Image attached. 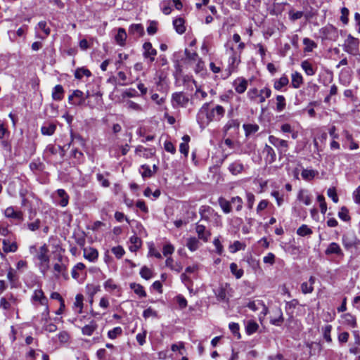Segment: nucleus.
Masks as SVG:
<instances>
[{"mask_svg": "<svg viewBox=\"0 0 360 360\" xmlns=\"http://www.w3.org/2000/svg\"><path fill=\"white\" fill-rule=\"evenodd\" d=\"M209 103L203 104L197 115V120L200 128L204 129L212 121L220 120L225 114V109L221 105H217L215 108L208 111Z\"/></svg>", "mask_w": 360, "mask_h": 360, "instance_id": "f257e3e1", "label": "nucleus"}, {"mask_svg": "<svg viewBox=\"0 0 360 360\" xmlns=\"http://www.w3.org/2000/svg\"><path fill=\"white\" fill-rule=\"evenodd\" d=\"M49 248L46 244L41 246L37 252L36 257L39 261V268L43 274L49 269Z\"/></svg>", "mask_w": 360, "mask_h": 360, "instance_id": "f03ea898", "label": "nucleus"}, {"mask_svg": "<svg viewBox=\"0 0 360 360\" xmlns=\"http://www.w3.org/2000/svg\"><path fill=\"white\" fill-rule=\"evenodd\" d=\"M226 46L227 47V51L230 54V57L229 59V74L233 72L238 65L240 63V55H237L235 49L232 46H229V43L228 42L226 44Z\"/></svg>", "mask_w": 360, "mask_h": 360, "instance_id": "7ed1b4c3", "label": "nucleus"}, {"mask_svg": "<svg viewBox=\"0 0 360 360\" xmlns=\"http://www.w3.org/2000/svg\"><path fill=\"white\" fill-rule=\"evenodd\" d=\"M231 290V288L229 284L224 283L220 285V286L214 291L217 300L220 302H228V295H230Z\"/></svg>", "mask_w": 360, "mask_h": 360, "instance_id": "20e7f679", "label": "nucleus"}, {"mask_svg": "<svg viewBox=\"0 0 360 360\" xmlns=\"http://www.w3.org/2000/svg\"><path fill=\"white\" fill-rule=\"evenodd\" d=\"M188 101V97L183 92H176L172 94V103L174 108L185 107Z\"/></svg>", "mask_w": 360, "mask_h": 360, "instance_id": "39448f33", "label": "nucleus"}, {"mask_svg": "<svg viewBox=\"0 0 360 360\" xmlns=\"http://www.w3.org/2000/svg\"><path fill=\"white\" fill-rule=\"evenodd\" d=\"M269 141L271 144L278 148L281 154L285 153L288 148V141L283 139H278L274 136H269Z\"/></svg>", "mask_w": 360, "mask_h": 360, "instance_id": "423d86ee", "label": "nucleus"}, {"mask_svg": "<svg viewBox=\"0 0 360 360\" xmlns=\"http://www.w3.org/2000/svg\"><path fill=\"white\" fill-rule=\"evenodd\" d=\"M69 103L75 105H82L85 102L84 94L80 90H75L68 97Z\"/></svg>", "mask_w": 360, "mask_h": 360, "instance_id": "0eeeda50", "label": "nucleus"}, {"mask_svg": "<svg viewBox=\"0 0 360 360\" xmlns=\"http://www.w3.org/2000/svg\"><path fill=\"white\" fill-rule=\"evenodd\" d=\"M143 57L148 60V63H151L155 60L157 55L156 49H153L150 42H145L143 45Z\"/></svg>", "mask_w": 360, "mask_h": 360, "instance_id": "6e6552de", "label": "nucleus"}, {"mask_svg": "<svg viewBox=\"0 0 360 360\" xmlns=\"http://www.w3.org/2000/svg\"><path fill=\"white\" fill-rule=\"evenodd\" d=\"M56 202L60 206L64 207L68 205L69 195L64 189H58L56 191Z\"/></svg>", "mask_w": 360, "mask_h": 360, "instance_id": "1a4fd4ad", "label": "nucleus"}, {"mask_svg": "<svg viewBox=\"0 0 360 360\" xmlns=\"http://www.w3.org/2000/svg\"><path fill=\"white\" fill-rule=\"evenodd\" d=\"M325 254L326 255H335L341 257L344 256V253L340 246L335 242H333L328 245V248L325 250Z\"/></svg>", "mask_w": 360, "mask_h": 360, "instance_id": "9d476101", "label": "nucleus"}, {"mask_svg": "<svg viewBox=\"0 0 360 360\" xmlns=\"http://www.w3.org/2000/svg\"><path fill=\"white\" fill-rule=\"evenodd\" d=\"M200 214L202 219L208 220V214L213 216L217 222H221V216L214 212L213 209L210 207H203V210H200Z\"/></svg>", "mask_w": 360, "mask_h": 360, "instance_id": "9b49d317", "label": "nucleus"}, {"mask_svg": "<svg viewBox=\"0 0 360 360\" xmlns=\"http://www.w3.org/2000/svg\"><path fill=\"white\" fill-rule=\"evenodd\" d=\"M195 231L199 239H201L205 242L208 240L209 237L210 236V232L207 230L204 225L197 224Z\"/></svg>", "mask_w": 360, "mask_h": 360, "instance_id": "f8f14e48", "label": "nucleus"}, {"mask_svg": "<svg viewBox=\"0 0 360 360\" xmlns=\"http://www.w3.org/2000/svg\"><path fill=\"white\" fill-rule=\"evenodd\" d=\"M235 90L238 94L244 93L248 87V81L243 78H238L233 83Z\"/></svg>", "mask_w": 360, "mask_h": 360, "instance_id": "ddd939ff", "label": "nucleus"}, {"mask_svg": "<svg viewBox=\"0 0 360 360\" xmlns=\"http://www.w3.org/2000/svg\"><path fill=\"white\" fill-rule=\"evenodd\" d=\"M98 257V252L97 250L93 248H88L84 249V257L90 262H95L97 260Z\"/></svg>", "mask_w": 360, "mask_h": 360, "instance_id": "4468645a", "label": "nucleus"}, {"mask_svg": "<svg viewBox=\"0 0 360 360\" xmlns=\"http://www.w3.org/2000/svg\"><path fill=\"white\" fill-rule=\"evenodd\" d=\"M359 243V240H358L354 236L344 235L342 236V243L347 249L355 246Z\"/></svg>", "mask_w": 360, "mask_h": 360, "instance_id": "2eb2a0df", "label": "nucleus"}, {"mask_svg": "<svg viewBox=\"0 0 360 360\" xmlns=\"http://www.w3.org/2000/svg\"><path fill=\"white\" fill-rule=\"evenodd\" d=\"M129 33L139 37L144 34V28L141 24H132L129 28Z\"/></svg>", "mask_w": 360, "mask_h": 360, "instance_id": "dca6fc26", "label": "nucleus"}, {"mask_svg": "<svg viewBox=\"0 0 360 360\" xmlns=\"http://www.w3.org/2000/svg\"><path fill=\"white\" fill-rule=\"evenodd\" d=\"M244 165L240 161H235L229 166V171L233 175H238L244 170Z\"/></svg>", "mask_w": 360, "mask_h": 360, "instance_id": "f3484780", "label": "nucleus"}, {"mask_svg": "<svg viewBox=\"0 0 360 360\" xmlns=\"http://www.w3.org/2000/svg\"><path fill=\"white\" fill-rule=\"evenodd\" d=\"M4 214L7 218H13L19 220L22 219V212L20 211H15L13 207H7L4 211Z\"/></svg>", "mask_w": 360, "mask_h": 360, "instance_id": "a211bd4d", "label": "nucleus"}, {"mask_svg": "<svg viewBox=\"0 0 360 360\" xmlns=\"http://www.w3.org/2000/svg\"><path fill=\"white\" fill-rule=\"evenodd\" d=\"M264 153L266 154L265 160L269 164L275 162L276 155L274 150L269 146L266 145L264 148Z\"/></svg>", "mask_w": 360, "mask_h": 360, "instance_id": "6ab92c4d", "label": "nucleus"}, {"mask_svg": "<svg viewBox=\"0 0 360 360\" xmlns=\"http://www.w3.org/2000/svg\"><path fill=\"white\" fill-rule=\"evenodd\" d=\"M4 252H15L18 250V245L15 242H10L9 240L4 239L2 241Z\"/></svg>", "mask_w": 360, "mask_h": 360, "instance_id": "aec40b11", "label": "nucleus"}, {"mask_svg": "<svg viewBox=\"0 0 360 360\" xmlns=\"http://www.w3.org/2000/svg\"><path fill=\"white\" fill-rule=\"evenodd\" d=\"M218 202H219V205L220 207L221 208L222 211L225 214H229L231 212L232 208H231V200L229 201L224 197H219L218 199Z\"/></svg>", "mask_w": 360, "mask_h": 360, "instance_id": "412c9836", "label": "nucleus"}, {"mask_svg": "<svg viewBox=\"0 0 360 360\" xmlns=\"http://www.w3.org/2000/svg\"><path fill=\"white\" fill-rule=\"evenodd\" d=\"M127 39V33L124 28H119L117 30V34L115 37V41L120 46H124L125 41Z\"/></svg>", "mask_w": 360, "mask_h": 360, "instance_id": "4be33fe9", "label": "nucleus"}, {"mask_svg": "<svg viewBox=\"0 0 360 360\" xmlns=\"http://www.w3.org/2000/svg\"><path fill=\"white\" fill-rule=\"evenodd\" d=\"M185 21L182 18H179L173 21V25L178 34H182L186 31Z\"/></svg>", "mask_w": 360, "mask_h": 360, "instance_id": "5701e85b", "label": "nucleus"}, {"mask_svg": "<svg viewBox=\"0 0 360 360\" xmlns=\"http://www.w3.org/2000/svg\"><path fill=\"white\" fill-rule=\"evenodd\" d=\"M291 84L293 88L298 89L303 83V77L300 72H295L292 74Z\"/></svg>", "mask_w": 360, "mask_h": 360, "instance_id": "b1692460", "label": "nucleus"}, {"mask_svg": "<svg viewBox=\"0 0 360 360\" xmlns=\"http://www.w3.org/2000/svg\"><path fill=\"white\" fill-rule=\"evenodd\" d=\"M344 323L352 328H356L357 326V322L356 317L349 313L345 314L342 315Z\"/></svg>", "mask_w": 360, "mask_h": 360, "instance_id": "393cba45", "label": "nucleus"}, {"mask_svg": "<svg viewBox=\"0 0 360 360\" xmlns=\"http://www.w3.org/2000/svg\"><path fill=\"white\" fill-rule=\"evenodd\" d=\"M32 299L34 301L39 302L40 304L41 305L47 304V299L44 296V292L41 289L34 290Z\"/></svg>", "mask_w": 360, "mask_h": 360, "instance_id": "a878e982", "label": "nucleus"}, {"mask_svg": "<svg viewBox=\"0 0 360 360\" xmlns=\"http://www.w3.org/2000/svg\"><path fill=\"white\" fill-rule=\"evenodd\" d=\"M301 67L304 72L309 76H312L316 73V69L307 60L302 62Z\"/></svg>", "mask_w": 360, "mask_h": 360, "instance_id": "bb28decb", "label": "nucleus"}, {"mask_svg": "<svg viewBox=\"0 0 360 360\" xmlns=\"http://www.w3.org/2000/svg\"><path fill=\"white\" fill-rule=\"evenodd\" d=\"M97 324L94 321L90 322L89 324L84 326L82 328V334L84 335L90 336L97 328Z\"/></svg>", "mask_w": 360, "mask_h": 360, "instance_id": "cd10ccee", "label": "nucleus"}, {"mask_svg": "<svg viewBox=\"0 0 360 360\" xmlns=\"http://www.w3.org/2000/svg\"><path fill=\"white\" fill-rule=\"evenodd\" d=\"M289 83V79L287 76L283 75L278 79H276L274 82V87L275 89L280 91L281 89L287 86Z\"/></svg>", "mask_w": 360, "mask_h": 360, "instance_id": "c85d7f7f", "label": "nucleus"}, {"mask_svg": "<svg viewBox=\"0 0 360 360\" xmlns=\"http://www.w3.org/2000/svg\"><path fill=\"white\" fill-rule=\"evenodd\" d=\"M271 95V90L267 87L265 86L259 91L258 95V102L260 103H264L266 101V98H268Z\"/></svg>", "mask_w": 360, "mask_h": 360, "instance_id": "c756f323", "label": "nucleus"}, {"mask_svg": "<svg viewBox=\"0 0 360 360\" xmlns=\"http://www.w3.org/2000/svg\"><path fill=\"white\" fill-rule=\"evenodd\" d=\"M64 90L61 85H56L52 91V98L55 101H60L63 98Z\"/></svg>", "mask_w": 360, "mask_h": 360, "instance_id": "7c9ffc66", "label": "nucleus"}, {"mask_svg": "<svg viewBox=\"0 0 360 360\" xmlns=\"http://www.w3.org/2000/svg\"><path fill=\"white\" fill-rule=\"evenodd\" d=\"M129 250L131 252H136L141 246V240L136 236H132L130 239Z\"/></svg>", "mask_w": 360, "mask_h": 360, "instance_id": "2f4dec72", "label": "nucleus"}, {"mask_svg": "<svg viewBox=\"0 0 360 360\" xmlns=\"http://www.w3.org/2000/svg\"><path fill=\"white\" fill-rule=\"evenodd\" d=\"M297 199L306 205H309L311 203V198L305 190L300 191L297 195Z\"/></svg>", "mask_w": 360, "mask_h": 360, "instance_id": "473e14b6", "label": "nucleus"}, {"mask_svg": "<svg viewBox=\"0 0 360 360\" xmlns=\"http://www.w3.org/2000/svg\"><path fill=\"white\" fill-rule=\"evenodd\" d=\"M130 288L140 297H145L146 296V292L143 287L140 284L131 283H130Z\"/></svg>", "mask_w": 360, "mask_h": 360, "instance_id": "72a5a7b5", "label": "nucleus"}, {"mask_svg": "<svg viewBox=\"0 0 360 360\" xmlns=\"http://www.w3.org/2000/svg\"><path fill=\"white\" fill-rule=\"evenodd\" d=\"M54 271L56 272V276L57 278L59 277L60 274L63 276L65 278L68 277L67 273H66V266L60 263H56L53 266Z\"/></svg>", "mask_w": 360, "mask_h": 360, "instance_id": "f704fd0d", "label": "nucleus"}, {"mask_svg": "<svg viewBox=\"0 0 360 360\" xmlns=\"http://www.w3.org/2000/svg\"><path fill=\"white\" fill-rule=\"evenodd\" d=\"M190 136L188 135H184L182 137L183 143H181L179 146V150L181 153L184 154L185 155H188V142L190 141Z\"/></svg>", "mask_w": 360, "mask_h": 360, "instance_id": "c9c22d12", "label": "nucleus"}, {"mask_svg": "<svg viewBox=\"0 0 360 360\" xmlns=\"http://www.w3.org/2000/svg\"><path fill=\"white\" fill-rule=\"evenodd\" d=\"M56 126L53 124H47L41 127V131L43 135L51 136L54 134Z\"/></svg>", "mask_w": 360, "mask_h": 360, "instance_id": "e433bc0d", "label": "nucleus"}, {"mask_svg": "<svg viewBox=\"0 0 360 360\" xmlns=\"http://www.w3.org/2000/svg\"><path fill=\"white\" fill-rule=\"evenodd\" d=\"M316 174H318L317 171L307 169H304L301 173L302 177L306 181H310L313 179Z\"/></svg>", "mask_w": 360, "mask_h": 360, "instance_id": "4c0bfd02", "label": "nucleus"}, {"mask_svg": "<svg viewBox=\"0 0 360 360\" xmlns=\"http://www.w3.org/2000/svg\"><path fill=\"white\" fill-rule=\"evenodd\" d=\"M166 266L169 267L172 270L175 271L176 272H180L183 266L178 263L174 264V260L172 257H167L165 261Z\"/></svg>", "mask_w": 360, "mask_h": 360, "instance_id": "58836bf2", "label": "nucleus"}, {"mask_svg": "<svg viewBox=\"0 0 360 360\" xmlns=\"http://www.w3.org/2000/svg\"><path fill=\"white\" fill-rule=\"evenodd\" d=\"M230 270L232 274L234 275L237 279L240 278L243 276V270L242 269H239L236 263L233 262L230 264Z\"/></svg>", "mask_w": 360, "mask_h": 360, "instance_id": "ea45409f", "label": "nucleus"}, {"mask_svg": "<svg viewBox=\"0 0 360 360\" xmlns=\"http://www.w3.org/2000/svg\"><path fill=\"white\" fill-rule=\"evenodd\" d=\"M11 302L13 303L15 302V299L13 295L10 296L8 300L6 297H1L0 300V307L5 310L9 309L11 307Z\"/></svg>", "mask_w": 360, "mask_h": 360, "instance_id": "a19ab883", "label": "nucleus"}, {"mask_svg": "<svg viewBox=\"0 0 360 360\" xmlns=\"http://www.w3.org/2000/svg\"><path fill=\"white\" fill-rule=\"evenodd\" d=\"M186 246L191 251H195L199 248L198 239L195 237L188 238Z\"/></svg>", "mask_w": 360, "mask_h": 360, "instance_id": "79ce46f5", "label": "nucleus"}, {"mask_svg": "<svg viewBox=\"0 0 360 360\" xmlns=\"http://www.w3.org/2000/svg\"><path fill=\"white\" fill-rule=\"evenodd\" d=\"M85 267L86 266H85L84 264H83L82 262L77 263L72 269L71 274H72V278H74L75 279L79 278V271L84 270Z\"/></svg>", "mask_w": 360, "mask_h": 360, "instance_id": "37998d69", "label": "nucleus"}, {"mask_svg": "<svg viewBox=\"0 0 360 360\" xmlns=\"http://www.w3.org/2000/svg\"><path fill=\"white\" fill-rule=\"evenodd\" d=\"M276 314L277 317L271 319L270 322L274 326H281V324L283 322L284 319L283 316L282 311L280 308L277 309Z\"/></svg>", "mask_w": 360, "mask_h": 360, "instance_id": "c03bdc74", "label": "nucleus"}, {"mask_svg": "<svg viewBox=\"0 0 360 360\" xmlns=\"http://www.w3.org/2000/svg\"><path fill=\"white\" fill-rule=\"evenodd\" d=\"M303 44L305 46L304 49L305 52H311L314 48L317 46L316 44L309 38H304L303 39Z\"/></svg>", "mask_w": 360, "mask_h": 360, "instance_id": "a18cd8bd", "label": "nucleus"}, {"mask_svg": "<svg viewBox=\"0 0 360 360\" xmlns=\"http://www.w3.org/2000/svg\"><path fill=\"white\" fill-rule=\"evenodd\" d=\"M91 75V72L84 68H77L75 72V77L79 79H82L84 76L89 77Z\"/></svg>", "mask_w": 360, "mask_h": 360, "instance_id": "49530a36", "label": "nucleus"}, {"mask_svg": "<svg viewBox=\"0 0 360 360\" xmlns=\"http://www.w3.org/2000/svg\"><path fill=\"white\" fill-rule=\"evenodd\" d=\"M84 297L82 294H77L75 297L74 307L77 309L78 313H82L83 308Z\"/></svg>", "mask_w": 360, "mask_h": 360, "instance_id": "de8ad7c7", "label": "nucleus"}, {"mask_svg": "<svg viewBox=\"0 0 360 360\" xmlns=\"http://www.w3.org/2000/svg\"><path fill=\"white\" fill-rule=\"evenodd\" d=\"M285 98L282 95H278L276 96V110L278 112H282L285 108Z\"/></svg>", "mask_w": 360, "mask_h": 360, "instance_id": "09e8293b", "label": "nucleus"}, {"mask_svg": "<svg viewBox=\"0 0 360 360\" xmlns=\"http://www.w3.org/2000/svg\"><path fill=\"white\" fill-rule=\"evenodd\" d=\"M258 328H259V326L255 321H249L247 323V325L245 327L246 333L248 335H252L257 330Z\"/></svg>", "mask_w": 360, "mask_h": 360, "instance_id": "8fccbe9b", "label": "nucleus"}, {"mask_svg": "<svg viewBox=\"0 0 360 360\" xmlns=\"http://www.w3.org/2000/svg\"><path fill=\"white\" fill-rule=\"evenodd\" d=\"M297 233L300 236H309L312 233V230L306 224H302L297 230Z\"/></svg>", "mask_w": 360, "mask_h": 360, "instance_id": "3c124183", "label": "nucleus"}, {"mask_svg": "<svg viewBox=\"0 0 360 360\" xmlns=\"http://www.w3.org/2000/svg\"><path fill=\"white\" fill-rule=\"evenodd\" d=\"M125 107L131 110H134L137 112L143 111V108L138 103L132 101H127L125 103Z\"/></svg>", "mask_w": 360, "mask_h": 360, "instance_id": "603ef678", "label": "nucleus"}, {"mask_svg": "<svg viewBox=\"0 0 360 360\" xmlns=\"http://www.w3.org/2000/svg\"><path fill=\"white\" fill-rule=\"evenodd\" d=\"M331 330H332L331 325H326L322 328L323 338L326 340V341L328 342H332V338H331V335H330Z\"/></svg>", "mask_w": 360, "mask_h": 360, "instance_id": "864d4df0", "label": "nucleus"}, {"mask_svg": "<svg viewBox=\"0 0 360 360\" xmlns=\"http://www.w3.org/2000/svg\"><path fill=\"white\" fill-rule=\"evenodd\" d=\"M245 245L238 240L235 241L233 244L229 245V250L232 253H235L238 250H244Z\"/></svg>", "mask_w": 360, "mask_h": 360, "instance_id": "5fc2aeb1", "label": "nucleus"}, {"mask_svg": "<svg viewBox=\"0 0 360 360\" xmlns=\"http://www.w3.org/2000/svg\"><path fill=\"white\" fill-rule=\"evenodd\" d=\"M243 128L245 131L246 136L257 132L259 129V126L257 124H243Z\"/></svg>", "mask_w": 360, "mask_h": 360, "instance_id": "6e6d98bb", "label": "nucleus"}, {"mask_svg": "<svg viewBox=\"0 0 360 360\" xmlns=\"http://www.w3.org/2000/svg\"><path fill=\"white\" fill-rule=\"evenodd\" d=\"M122 329L121 327L118 326V327H115L113 329L109 330L108 333V337L110 339L113 340V339L117 338L119 335H122Z\"/></svg>", "mask_w": 360, "mask_h": 360, "instance_id": "4d7b16f0", "label": "nucleus"}, {"mask_svg": "<svg viewBox=\"0 0 360 360\" xmlns=\"http://www.w3.org/2000/svg\"><path fill=\"white\" fill-rule=\"evenodd\" d=\"M181 280L182 283L187 287L188 290L191 292L193 291L192 285H193V281L191 279L186 275V273H183L181 275Z\"/></svg>", "mask_w": 360, "mask_h": 360, "instance_id": "13d9d810", "label": "nucleus"}, {"mask_svg": "<svg viewBox=\"0 0 360 360\" xmlns=\"http://www.w3.org/2000/svg\"><path fill=\"white\" fill-rule=\"evenodd\" d=\"M231 204L236 205V211H240L243 208V201L239 196L232 197L231 199Z\"/></svg>", "mask_w": 360, "mask_h": 360, "instance_id": "bf43d9fd", "label": "nucleus"}, {"mask_svg": "<svg viewBox=\"0 0 360 360\" xmlns=\"http://www.w3.org/2000/svg\"><path fill=\"white\" fill-rule=\"evenodd\" d=\"M140 275L143 278L149 280L153 277V272L147 266H143L140 271Z\"/></svg>", "mask_w": 360, "mask_h": 360, "instance_id": "052dcab7", "label": "nucleus"}, {"mask_svg": "<svg viewBox=\"0 0 360 360\" xmlns=\"http://www.w3.org/2000/svg\"><path fill=\"white\" fill-rule=\"evenodd\" d=\"M338 217L345 221H349L350 217L349 215V211L345 207H342L338 212Z\"/></svg>", "mask_w": 360, "mask_h": 360, "instance_id": "680f3d73", "label": "nucleus"}, {"mask_svg": "<svg viewBox=\"0 0 360 360\" xmlns=\"http://www.w3.org/2000/svg\"><path fill=\"white\" fill-rule=\"evenodd\" d=\"M259 91L257 88L250 89L247 93V96L250 101H255L258 98Z\"/></svg>", "mask_w": 360, "mask_h": 360, "instance_id": "e2e57ef3", "label": "nucleus"}, {"mask_svg": "<svg viewBox=\"0 0 360 360\" xmlns=\"http://www.w3.org/2000/svg\"><path fill=\"white\" fill-rule=\"evenodd\" d=\"M140 172L143 178L150 177L153 174L150 168L147 165H142L141 167Z\"/></svg>", "mask_w": 360, "mask_h": 360, "instance_id": "0e129e2a", "label": "nucleus"}, {"mask_svg": "<svg viewBox=\"0 0 360 360\" xmlns=\"http://www.w3.org/2000/svg\"><path fill=\"white\" fill-rule=\"evenodd\" d=\"M303 15L304 13L302 11L295 12L293 10L289 11V18L292 21L300 19Z\"/></svg>", "mask_w": 360, "mask_h": 360, "instance_id": "69168bd1", "label": "nucleus"}, {"mask_svg": "<svg viewBox=\"0 0 360 360\" xmlns=\"http://www.w3.org/2000/svg\"><path fill=\"white\" fill-rule=\"evenodd\" d=\"M229 329L231 331V333L237 336L238 338H240V335L239 333V325L236 323H229Z\"/></svg>", "mask_w": 360, "mask_h": 360, "instance_id": "338daca9", "label": "nucleus"}, {"mask_svg": "<svg viewBox=\"0 0 360 360\" xmlns=\"http://www.w3.org/2000/svg\"><path fill=\"white\" fill-rule=\"evenodd\" d=\"M327 195L329 198H330L334 202H338L339 198L336 193V190L335 188H329L327 191Z\"/></svg>", "mask_w": 360, "mask_h": 360, "instance_id": "774afa93", "label": "nucleus"}]
</instances>
